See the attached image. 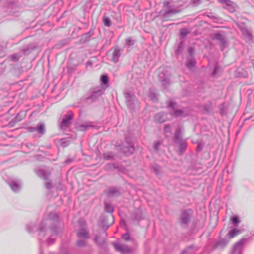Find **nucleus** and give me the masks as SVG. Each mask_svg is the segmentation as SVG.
<instances>
[{
	"label": "nucleus",
	"instance_id": "1",
	"mask_svg": "<svg viewBox=\"0 0 254 254\" xmlns=\"http://www.w3.org/2000/svg\"><path fill=\"white\" fill-rule=\"evenodd\" d=\"M58 221V215L53 212L50 213L40 226L39 229L40 236L44 237L46 231H50L52 233V237L57 235L61 231V229L57 225Z\"/></svg>",
	"mask_w": 254,
	"mask_h": 254
},
{
	"label": "nucleus",
	"instance_id": "2",
	"mask_svg": "<svg viewBox=\"0 0 254 254\" xmlns=\"http://www.w3.org/2000/svg\"><path fill=\"white\" fill-rule=\"evenodd\" d=\"M170 4L171 3L169 1L164 2V8L160 11V13L163 16L165 20L180 12V10L173 8Z\"/></svg>",
	"mask_w": 254,
	"mask_h": 254
},
{
	"label": "nucleus",
	"instance_id": "3",
	"mask_svg": "<svg viewBox=\"0 0 254 254\" xmlns=\"http://www.w3.org/2000/svg\"><path fill=\"white\" fill-rule=\"evenodd\" d=\"M105 88L103 86H97L90 90L91 95L86 98L87 100H91L94 102L97 100L102 95L104 94Z\"/></svg>",
	"mask_w": 254,
	"mask_h": 254
},
{
	"label": "nucleus",
	"instance_id": "4",
	"mask_svg": "<svg viewBox=\"0 0 254 254\" xmlns=\"http://www.w3.org/2000/svg\"><path fill=\"white\" fill-rule=\"evenodd\" d=\"M7 184L12 191L15 193H18L21 190L23 185L21 180L17 178L9 179L7 181Z\"/></svg>",
	"mask_w": 254,
	"mask_h": 254
},
{
	"label": "nucleus",
	"instance_id": "5",
	"mask_svg": "<svg viewBox=\"0 0 254 254\" xmlns=\"http://www.w3.org/2000/svg\"><path fill=\"white\" fill-rule=\"evenodd\" d=\"M237 25L247 41H250L253 39L254 37L251 30L249 29L244 23H238Z\"/></svg>",
	"mask_w": 254,
	"mask_h": 254
},
{
	"label": "nucleus",
	"instance_id": "6",
	"mask_svg": "<svg viewBox=\"0 0 254 254\" xmlns=\"http://www.w3.org/2000/svg\"><path fill=\"white\" fill-rule=\"evenodd\" d=\"M46 132L45 126L43 123H39L36 127H33V136L35 137H40Z\"/></svg>",
	"mask_w": 254,
	"mask_h": 254
},
{
	"label": "nucleus",
	"instance_id": "7",
	"mask_svg": "<svg viewBox=\"0 0 254 254\" xmlns=\"http://www.w3.org/2000/svg\"><path fill=\"white\" fill-rule=\"evenodd\" d=\"M246 241L247 239L245 238H243L239 240L234 245L232 251L230 254H242L243 246Z\"/></svg>",
	"mask_w": 254,
	"mask_h": 254
},
{
	"label": "nucleus",
	"instance_id": "8",
	"mask_svg": "<svg viewBox=\"0 0 254 254\" xmlns=\"http://www.w3.org/2000/svg\"><path fill=\"white\" fill-rule=\"evenodd\" d=\"M192 213L190 210H188L182 212L180 215L179 220L182 224H187L190 220Z\"/></svg>",
	"mask_w": 254,
	"mask_h": 254
},
{
	"label": "nucleus",
	"instance_id": "9",
	"mask_svg": "<svg viewBox=\"0 0 254 254\" xmlns=\"http://www.w3.org/2000/svg\"><path fill=\"white\" fill-rule=\"evenodd\" d=\"M212 38L213 39L216 40L219 42L222 50H223V49L226 47L227 43L224 35L220 33H215L213 36Z\"/></svg>",
	"mask_w": 254,
	"mask_h": 254
},
{
	"label": "nucleus",
	"instance_id": "10",
	"mask_svg": "<svg viewBox=\"0 0 254 254\" xmlns=\"http://www.w3.org/2000/svg\"><path fill=\"white\" fill-rule=\"evenodd\" d=\"M127 145L122 146L121 150L126 155H129L133 153L134 147L129 141L127 140Z\"/></svg>",
	"mask_w": 254,
	"mask_h": 254
},
{
	"label": "nucleus",
	"instance_id": "11",
	"mask_svg": "<svg viewBox=\"0 0 254 254\" xmlns=\"http://www.w3.org/2000/svg\"><path fill=\"white\" fill-rule=\"evenodd\" d=\"M125 97L126 99V103L128 107L130 109H133L135 107L134 105L137 104V102L129 93H127L125 94Z\"/></svg>",
	"mask_w": 254,
	"mask_h": 254
},
{
	"label": "nucleus",
	"instance_id": "12",
	"mask_svg": "<svg viewBox=\"0 0 254 254\" xmlns=\"http://www.w3.org/2000/svg\"><path fill=\"white\" fill-rule=\"evenodd\" d=\"M73 115L71 112L68 113V115H65L61 122L60 127H68L70 124V121L73 119Z\"/></svg>",
	"mask_w": 254,
	"mask_h": 254
},
{
	"label": "nucleus",
	"instance_id": "13",
	"mask_svg": "<svg viewBox=\"0 0 254 254\" xmlns=\"http://www.w3.org/2000/svg\"><path fill=\"white\" fill-rule=\"evenodd\" d=\"M114 246L116 251L122 253H129L131 251L130 248L126 245H123L119 243H114Z\"/></svg>",
	"mask_w": 254,
	"mask_h": 254
},
{
	"label": "nucleus",
	"instance_id": "14",
	"mask_svg": "<svg viewBox=\"0 0 254 254\" xmlns=\"http://www.w3.org/2000/svg\"><path fill=\"white\" fill-rule=\"evenodd\" d=\"M219 1L225 3L226 5V8L230 12H233L236 10V4L230 0H219Z\"/></svg>",
	"mask_w": 254,
	"mask_h": 254
},
{
	"label": "nucleus",
	"instance_id": "15",
	"mask_svg": "<svg viewBox=\"0 0 254 254\" xmlns=\"http://www.w3.org/2000/svg\"><path fill=\"white\" fill-rule=\"evenodd\" d=\"M158 76L160 80L162 82V86L164 88H167L170 84L168 76L164 74L163 71L159 74Z\"/></svg>",
	"mask_w": 254,
	"mask_h": 254
},
{
	"label": "nucleus",
	"instance_id": "16",
	"mask_svg": "<svg viewBox=\"0 0 254 254\" xmlns=\"http://www.w3.org/2000/svg\"><path fill=\"white\" fill-rule=\"evenodd\" d=\"M228 242L224 239H220L218 241L215 242L213 248V249H223L227 245Z\"/></svg>",
	"mask_w": 254,
	"mask_h": 254
},
{
	"label": "nucleus",
	"instance_id": "17",
	"mask_svg": "<svg viewBox=\"0 0 254 254\" xmlns=\"http://www.w3.org/2000/svg\"><path fill=\"white\" fill-rule=\"evenodd\" d=\"M154 121L158 123H162L167 119V115L164 113L156 114L154 117Z\"/></svg>",
	"mask_w": 254,
	"mask_h": 254
},
{
	"label": "nucleus",
	"instance_id": "18",
	"mask_svg": "<svg viewBox=\"0 0 254 254\" xmlns=\"http://www.w3.org/2000/svg\"><path fill=\"white\" fill-rule=\"evenodd\" d=\"M37 175L40 177V178L47 180L48 179V178L50 175L49 172L40 169L36 171Z\"/></svg>",
	"mask_w": 254,
	"mask_h": 254
},
{
	"label": "nucleus",
	"instance_id": "19",
	"mask_svg": "<svg viewBox=\"0 0 254 254\" xmlns=\"http://www.w3.org/2000/svg\"><path fill=\"white\" fill-rule=\"evenodd\" d=\"M105 211L109 212L110 213L109 216L111 218L112 221V223H113V216L112 215V213L114 211V208L113 206L111 204L108 202H105Z\"/></svg>",
	"mask_w": 254,
	"mask_h": 254
},
{
	"label": "nucleus",
	"instance_id": "20",
	"mask_svg": "<svg viewBox=\"0 0 254 254\" xmlns=\"http://www.w3.org/2000/svg\"><path fill=\"white\" fill-rule=\"evenodd\" d=\"M182 131L180 127H178L175 133V141L176 143H179L182 141Z\"/></svg>",
	"mask_w": 254,
	"mask_h": 254
},
{
	"label": "nucleus",
	"instance_id": "21",
	"mask_svg": "<svg viewBox=\"0 0 254 254\" xmlns=\"http://www.w3.org/2000/svg\"><path fill=\"white\" fill-rule=\"evenodd\" d=\"M77 236L79 238H88L89 234L85 229H81L77 233Z\"/></svg>",
	"mask_w": 254,
	"mask_h": 254
},
{
	"label": "nucleus",
	"instance_id": "22",
	"mask_svg": "<svg viewBox=\"0 0 254 254\" xmlns=\"http://www.w3.org/2000/svg\"><path fill=\"white\" fill-rule=\"evenodd\" d=\"M93 126L89 123H86L85 124H80L76 126V128L79 131H86L88 128Z\"/></svg>",
	"mask_w": 254,
	"mask_h": 254
},
{
	"label": "nucleus",
	"instance_id": "23",
	"mask_svg": "<svg viewBox=\"0 0 254 254\" xmlns=\"http://www.w3.org/2000/svg\"><path fill=\"white\" fill-rule=\"evenodd\" d=\"M121 56V52L120 50L117 49H115L112 55V60L114 63H117L119 61V59Z\"/></svg>",
	"mask_w": 254,
	"mask_h": 254
},
{
	"label": "nucleus",
	"instance_id": "24",
	"mask_svg": "<svg viewBox=\"0 0 254 254\" xmlns=\"http://www.w3.org/2000/svg\"><path fill=\"white\" fill-rule=\"evenodd\" d=\"M179 143H180L179 154V155H182L185 151V150L187 148V144L186 142H185V141H181V142H179Z\"/></svg>",
	"mask_w": 254,
	"mask_h": 254
},
{
	"label": "nucleus",
	"instance_id": "25",
	"mask_svg": "<svg viewBox=\"0 0 254 254\" xmlns=\"http://www.w3.org/2000/svg\"><path fill=\"white\" fill-rule=\"evenodd\" d=\"M241 233V230H238L234 229L229 232V233L227 234V236L229 238H234L235 236H237Z\"/></svg>",
	"mask_w": 254,
	"mask_h": 254
},
{
	"label": "nucleus",
	"instance_id": "26",
	"mask_svg": "<svg viewBox=\"0 0 254 254\" xmlns=\"http://www.w3.org/2000/svg\"><path fill=\"white\" fill-rule=\"evenodd\" d=\"M101 81L102 83L104 84L103 86L105 89L108 87L109 78L107 75H102L101 76Z\"/></svg>",
	"mask_w": 254,
	"mask_h": 254
},
{
	"label": "nucleus",
	"instance_id": "27",
	"mask_svg": "<svg viewBox=\"0 0 254 254\" xmlns=\"http://www.w3.org/2000/svg\"><path fill=\"white\" fill-rule=\"evenodd\" d=\"M134 218L137 221H139L142 219V212L140 209H137L135 210Z\"/></svg>",
	"mask_w": 254,
	"mask_h": 254
},
{
	"label": "nucleus",
	"instance_id": "28",
	"mask_svg": "<svg viewBox=\"0 0 254 254\" xmlns=\"http://www.w3.org/2000/svg\"><path fill=\"white\" fill-rule=\"evenodd\" d=\"M26 115V112L25 111H21L19 112L15 118V122L20 121L22 118H23Z\"/></svg>",
	"mask_w": 254,
	"mask_h": 254
},
{
	"label": "nucleus",
	"instance_id": "29",
	"mask_svg": "<svg viewBox=\"0 0 254 254\" xmlns=\"http://www.w3.org/2000/svg\"><path fill=\"white\" fill-rule=\"evenodd\" d=\"M103 22L104 24L108 27H109L111 25V20L110 18L106 15H104L103 17Z\"/></svg>",
	"mask_w": 254,
	"mask_h": 254
},
{
	"label": "nucleus",
	"instance_id": "30",
	"mask_svg": "<svg viewBox=\"0 0 254 254\" xmlns=\"http://www.w3.org/2000/svg\"><path fill=\"white\" fill-rule=\"evenodd\" d=\"M195 64V60L193 58H190L189 60H188L187 63V66L190 68L191 69L193 68Z\"/></svg>",
	"mask_w": 254,
	"mask_h": 254
},
{
	"label": "nucleus",
	"instance_id": "31",
	"mask_svg": "<svg viewBox=\"0 0 254 254\" xmlns=\"http://www.w3.org/2000/svg\"><path fill=\"white\" fill-rule=\"evenodd\" d=\"M114 155L111 152H107L104 153L103 154V157L105 159L109 160H111L113 158Z\"/></svg>",
	"mask_w": 254,
	"mask_h": 254
},
{
	"label": "nucleus",
	"instance_id": "32",
	"mask_svg": "<svg viewBox=\"0 0 254 254\" xmlns=\"http://www.w3.org/2000/svg\"><path fill=\"white\" fill-rule=\"evenodd\" d=\"M231 221L234 226L236 227L240 223V220L238 216H234L231 218Z\"/></svg>",
	"mask_w": 254,
	"mask_h": 254
},
{
	"label": "nucleus",
	"instance_id": "33",
	"mask_svg": "<svg viewBox=\"0 0 254 254\" xmlns=\"http://www.w3.org/2000/svg\"><path fill=\"white\" fill-rule=\"evenodd\" d=\"M149 97L151 100L153 101H156L157 100V95L151 90L149 91Z\"/></svg>",
	"mask_w": 254,
	"mask_h": 254
},
{
	"label": "nucleus",
	"instance_id": "34",
	"mask_svg": "<svg viewBox=\"0 0 254 254\" xmlns=\"http://www.w3.org/2000/svg\"><path fill=\"white\" fill-rule=\"evenodd\" d=\"M162 144V141H158L154 143L153 145V148L156 151H158L159 150V147Z\"/></svg>",
	"mask_w": 254,
	"mask_h": 254
},
{
	"label": "nucleus",
	"instance_id": "35",
	"mask_svg": "<svg viewBox=\"0 0 254 254\" xmlns=\"http://www.w3.org/2000/svg\"><path fill=\"white\" fill-rule=\"evenodd\" d=\"M153 170L156 175H159L161 173V167L156 165L153 167Z\"/></svg>",
	"mask_w": 254,
	"mask_h": 254
},
{
	"label": "nucleus",
	"instance_id": "36",
	"mask_svg": "<svg viewBox=\"0 0 254 254\" xmlns=\"http://www.w3.org/2000/svg\"><path fill=\"white\" fill-rule=\"evenodd\" d=\"M119 194V191L115 188H111L109 190V194L111 195H116Z\"/></svg>",
	"mask_w": 254,
	"mask_h": 254
},
{
	"label": "nucleus",
	"instance_id": "37",
	"mask_svg": "<svg viewBox=\"0 0 254 254\" xmlns=\"http://www.w3.org/2000/svg\"><path fill=\"white\" fill-rule=\"evenodd\" d=\"M173 115L176 117L184 116L183 112L182 110H175Z\"/></svg>",
	"mask_w": 254,
	"mask_h": 254
},
{
	"label": "nucleus",
	"instance_id": "38",
	"mask_svg": "<svg viewBox=\"0 0 254 254\" xmlns=\"http://www.w3.org/2000/svg\"><path fill=\"white\" fill-rule=\"evenodd\" d=\"M190 31L188 29L184 28L181 30V35L182 37H186L189 33Z\"/></svg>",
	"mask_w": 254,
	"mask_h": 254
},
{
	"label": "nucleus",
	"instance_id": "39",
	"mask_svg": "<svg viewBox=\"0 0 254 254\" xmlns=\"http://www.w3.org/2000/svg\"><path fill=\"white\" fill-rule=\"evenodd\" d=\"M76 244L78 247H84L86 245V241L84 240H80L77 241Z\"/></svg>",
	"mask_w": 254,
	"mask_h": 254
},
{
	"label": "nucleus",
	"instance_id": "40",
	"mask_svg": "<svg viewBox=\"0 0 254 254\" xmlns=\"http://www.w3.org/2000/svg\"><path fill=\"white\" fill-rule=\"evenodd\" d=\"M134 43H135V40L132 39L130 37L127 38L126 39V43L128 46H132L134 45Z\"/></svg>",
	"mask_w": 254,
	"mask_h": 254
},
{
	"label": "nucleus",
	"instance_id": "41",
	"mask_svg": "<svg viewBox=\"0 0 254 254\" xmlns=\"http://www.w3.org/2000/svg\"><path fill=\"white\" fill-rule=\"evenodd\" d=\"M95 241L96 242V243L99 244V245L101 246L103 245L105 243V240H100L98 236H96L95 238Z\"/></svg>",
	"mask_w": 254,
	"mask_h": 254
},
{
	"label": "nucleus",
	"instance_id": "42",
	"mask_svg": "<svg viewBox=\"0 0 254 254\" xmlns=\"http://www.w3.org/2000/svg\"><path fill=\"white\" fill-rule=\"evenodd\" d=\"M220 69V67L218 66V64H216L215 65V67H214V70L212 72V75L213 76H215L216 75H217V71H218V70Z\"/></svg>",
	"mask_w": 254,
	"mask_h": 254
},
{
	"label": "nucleus",
	"instance_id": "43",
	"mask_svg": "<svg viewBox=\"0 0 254 254\" xmlns=\"http://www.w3.org/2000/svg\"><path fill=\"white\" fill-rule=\"evenodd\" d=\"M45 186L47 189H51L53 187L52 183L51 181H49L45 183Z\"/></svg>",
	"mask_w": 254,
	"mask_h": 254
},
{
	"label": "nucleus",
	"instance_id": "44",
	"mask_svg": "<svg viewBox=\"0 0 254 254\" xmlns=\"http://www.w3.org/2000/svg\"><path fill=\"white\" fill-rule=\"evenodd\" d=\"M19 57H20V56L17 54H14L11 56V58L14 61H16L18 60Z\"/></svg>",
	"mask_w": 254,
	"mask_h": 254
},
{
	"label": "nucleus",
	"instance_id": "45",
	"mask_svg": "<svg viewBox=\"0 0 254 254\" xmlns=\"http://www.w3.org/2000/svg\"><path fill=\"white\" fill-rule=\"evenodd\" d=\"M164 130H165V132L170 133L171 132V128L170 126H169V125L165 126Z\"/></svg>",
	"mask_w": 254,
	"mask_h": 254
},
{
	"label": "nucleus",
	"instance_id": "46",
	"mask_svg": "<svg viewBox=\"0 0 254 254\" xmlns=\"http://www.w3.org/2000/svg\"><path fill=\"white\" fill-rule=\"evenodd\" d=\"M55 238H49L47 240V243L48 245H51L55 242Z\"/></svg>",
	"mask_w": 254,
	"mask_h": 254
},
{
	"label": "nucleus",
	"instance_id": "47",
	"mask_svg": "<svg viewBox=\"0 0 254 254\" xmlns=\"http://www.w3.org/2000/svg\"><path fill=\"white\" fill-rule=\"evenodd\" d=\"M123 238L126 241L129 240L130 239L129 234L128 233L124 234L123 236Z\"/></svg>",
	"mask_w": 254,
	"mask_h": 254
},
{
	"label": "nucleus",
	"instance_id": "48",
	"mask_svg": "<svg viewBox=\"0 0 254 254\" xmlns=\"http://www.w3.org/2000/svg\"><path fill=\"white\" fill-rule=\"evenodd\" d=\"M194 6H196L200 3V0H192Z\"/></svg>",
	"mask_w": 254,
	"mask_h": 254
},
{
	"label": "nucleus",
	"instance_id": "49",
	"mask_svg": "<svg viewBox=\"0 0 254 254\" xmlns=\"http://www.w3.org/2000/svg\"><path fill=\"white\" fill-rule=\"evenodd\" d=\"M26 231L28 233H30L31 232V226H30V225H27L26 226Z\"/></svg>",
	"mask_w": 254,
	"mask_h": 254
},
{
	"label": "nucleus",
	"instance_id": "50",
	"mask_svg": "<svg viewBox=\"0 0 254 254\" xmlns=\"http://www.w3.org/2000/svg\"><path fill=\"white\" fill-rule=\"evenodd\" d=\"M175 103H173V102H170L169 103V106L171 107V108H174L175 107Z\"/></svg>",
	"mask_w": 254,
	"mask_h": 254
},
{
	"label": "nucleus",
	"instance_id": "51",
	"mask_svg": "<svg viewBox=\"0 0 254 254\" xmlns=\"http://www.w3.org/2000/svg\"><path fill=\"white\" fill-rule=\"evenodd\" d=\"M72 161V159H67V160H65V163H66V164L69 163L71 162Z\"/></svg>",
	"mask_w": 254,
	"mask_h": 254
},
{
	"label": "nucleus",
	"instance_id": "52",
	"mask_svg": "<svg viewBox=\"0 0 254 254\" xmlns=\"http://www.w3.org/2000/svg\"><path fill=\"white\" fill-rule=\"evenodd\" d=\"M202 148V146L201 144H199L198 145L197 149L198 151H200L201 150Z\"/></svg>",
	"mask_w": 254,
	"mask_h": 254
},
{
	"label": "nucleus",
	"instance_id": "53",
	"mask_svg": "<svg viewBox=\"0 0 254 254\" xmlns=\"http://www.w3.org/2000/svg\"><path fill=\"white\" fill-rule=\"evenodd\" d=\"M188 250H189V249L184 251L183 252V253H182V254H185L186 253H187L188 252Z\"/></svg>",
	"mask_w": 254,
	"mask_h": 254
},
{
	"label": "nucleus",
	"instance_id": "54",
	"mask_svg": "<svg viewBox=\"0 0 254 254\" xmlns=\"http://www.w3.org/2000/svg\"><path fill=\"white\" fill-rule=\"evenodd\" d=\"M28 49H24V50H23V53H24V54H27V52H28Z\"/></svg>",
	"mask_w": 254,
	"mask_h": 254
},
{
	"label": "nucleus",
	"instance_id": "55",
	"mask_svg": "<svg viewBox=\"0 0 254 254\" xmlns=\"http://www.w3.org/2000/svg\"><path fill=\"white\" fill-rule=\"evenodd\" d=\"M192 48H190L189 49V53L190 55H191L192 54Z\"/></svg>",
	"mask_w": 254,
	"mask_h": 254
},
{
	"label": "nucleus",
	"instance_id": "56",
	"mask_svg": "<svg viewBox=\"0 0 254 254\" xmlns=\"http://www.w3.org/2000/svg\"><path fill=\"white\" fill-rule=\"evenodd\" d=\"M125 224V222L124 221L121 222V224Z\"/></svg>",
	"mask_w": 254,
	"mask_h": 254
},
{
	"label": "nucleus",
	"instance_id": "57",
	"mask_svg": "<svg viewBox=\"0 0 254 254\" xmlns=\"http://www.w3.org/2000/svg\"><path fill=\"white\" fill-rule=\"evenodd\" d=\"M211 17L212 18H213V19H215V18H216V17H215V16H212V17Z\"/></svg>",
	"mask_w": 254,
	"mask_h": 254
}]
</instances>
